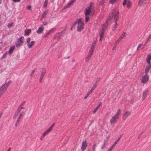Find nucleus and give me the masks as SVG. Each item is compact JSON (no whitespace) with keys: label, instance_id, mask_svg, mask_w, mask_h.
<instances>
[{"label":"nucleus","instance_id":"37","mask_svg":"<svg viewBox=\"0 0 151 151\" xmlns=\"http://www.w3.org/2000/svg\"><path fill=\"white\" fill-rule=\"evenodd\" d=\"M149 69H148V68L146 67V68L145 70V73L147 74L149 72Z\"/></svg>","mask_w":151,"mask_h":151},{"label":"nucleus","instance_id":"12","mask_svg":"<svg viewBox=\"0 0 151 151\" xmlns=\"http://www.w3.org/2000/svg\"><path fill=\"white\" fill-rule=\"evenodd\" d=\"M148 91L147 90H145L143 93L142 95V99L144 100L147 97V95H148Z\"/></svg>","mask_w":151,"mask_h":151},{"label":"nucleus","instance_id":"19","mask_svg":"<svg viewBox=\"0 0 151 151\" xmlns=\"http://www.w3.org/2000/svg\"><path fill=\"white\" fill-rule=\"evenodd\" d=\"M35 44L34 41H32L31 42L27 43L28 47L29 48H30L32 47V46Z\"/></svg>","mask_w":151,"mask_h":151},{"label":"nucleus","instance_id":"24","mask_svg":"<svg viewBox=\"0 0 151 151\" xmlns=\"http://www.w3.org/2000/svg\"><path fill=\"white\" fill-rule=\"evenodd\" d=\"M127 8H129L131 6V2L130 1L128 0L127 3Z\"/></svg>","mask_w":151,"mask_h":151},{"label":"nucleus","instance_id":"6","mask_svg":"<svg viewBox=\"0 0 151 151\" xmlns=\"http://www.w3.org/2000/svg\"><path fill=\"white\" fill-rule=\"evenodd\" d=\"M24 40V38L23 37H20L18 40V41L15 44L16 46L18 47L21 46L23 43V41Z\"/></svg>","mask_w":151,"mask_h":151},{"label":"nucleus","instance_id":"38","mask_svg":"<svg viewBox=\"0 0 151 151\" xmlns=\"http://www.w3.org/2000/svg\"><path fill=\"white\" fill-rule=\"evenodd\" d=\"M97 85L94 83L92 86V88H91L93 90H94L95 88L97 86Z\"/></svg>","mask_w":151,"mask_h":151},{"label":"nucleus","instance_id":"26","mask_svg":"<svg viewBox=\"0 0 151 151\" xmlns=\"http://www.w3.org/2000/svg\"><path fill=\"white\" fill-rule=\"evenodd\" d=\"M50 131L48 129L45 131L42 134V135L44 136L45 137L48 134Z\"/></svg>","mask_w":151,"mask_h":151},{"label":"nucleus","instance_id":"11","mask_svg":"<svg viewBox=\"0 0 151 151\" xmlns=\"http://www.w3.org/2000/svg\"><path fill=\"white\" fill-rule=\"evenodd\" d=\"M93 50L91 49L90 50L85 60L86 62H87L89 60L93 52Z\"/></svg>","mask_w":151,"mask_h":151},{"label":"nucleus","instance_id":"55","mask_svg":"<svg viewBox=\"0 0 151 151\" xmlns=\"http://www.w3.org/2000/svg\"><path fill=\"white\" fill-rule=\"evenodd\" d=\"M43 78L41 77H40V79H39V82L40 83L42 82V80Z\"/></svg>","mask_w":151,"mask_h":151},{"label":"nucleus","instance_id":"59","mask_svg":"<svg viewBox=\"0 0 151 151\" xmlns=\"http://www.w3.org/2000/svg\"><path fill=\"white\" fill-rule=\"evenodd\" d=\"M20 0H13V1L14 2H17L19 1Z\"/></svg>","mask_w":151,"mask_h":151},{"label":"nucleus","instance_id":"33","mask_svg":"<svg viewBox=\"0 0 151 151\" xmlns=\"http://www.w3.org/2000/svg\"><path fill=\"white\" fill-rule=\"evenodd\" d=\"M104 3V0H101L99 3V4L100 5L102 6Z\"/></svg>","mask_w":151,"mask_h":151},{"label":"nucleus","instance_id":"57","mask_svg":"<svg viewBox=\"0 0 151 151\" xmlns=\"http://www.w3.org/2000/svg\"><path fill=\"white\" fill-rule=\"evenodd\" d=\"M113 149L112 147H110V148L107 151H111Z\"/></svg>","mask_w":151,"mask_h":151},{"label":"nucleus","instance_id":"53","mask_svg":"<svg viewBox=\"0 0 151 151\" xmlns=\"http://www.w3.org/2000/svg\"><path fill=\"white\" fill-rule=\"evenodd\" d=\"M19 112H18L17 111L15 112V114H14V116H17L19 114Z\"/></svg>","mask_w":151,"mask_h":151},{"label":"nucleus","instance_id":"56","mask_svg":"<svg viewBox=\"0 0 151 151\" xmlns=\"http://www.w3.org/2000/svg\"><path fill=\"white\" fill-rule=\"evenodd\" d=\"M27 9H31V6L30 5H29L27 6Z\"/></svg>","mask_w":151,"mask_h":151},{"label":"nucleus","instance_id":"43","mask_svg":"<svg viewBox=\"0 0 151 151\" xmlns=\"http://www.w3.org/2000/svg\"><path fill=\"white\" fill-rule=\"evenodd\" d=\"M35 72V70H33L32 71L31 73L30 74V76H31V77H32L33 75V74Z\"/></svg>","mask_w":151,"mask_h":151},{"label":"nucleus","instance_id":"3","mask_svg":"<svg viewBox=\"0 0 151 151\" xmlns=\"http://www.w3.org/2000/svg\"><path fill=\"white\" fill-rule=\"evenodd\" d=\"M11 83V81L9 80L7 82L3 85L0 88V97L6 90L8 86Z\"/></svg>","mask_w":151,"mask_h":151},{"label":"nucleus","instance_id":"54","mask_svg":"<svg viewBox=\"0 0 151 151\" xmlns=\"http://www.w3.org/2000/svg\"><path fill=\"white\" fill-rule=\"evenodd\" d=\"M93 91V90L92 89H91L90 91H89L88 92V93H89L90 94Z\"/></svg>","mask_w":151,"mask_h":151},{"label":"nucleus","instance_id":"61","mask_svg":"<svg viewBox=\"0 0 151 151\" xmlns=\"http://www.w3.org/2000/svg\"><path fill=\"white\" fill-rule=\"evenodd\" d=\"M24 113L23 112H21L20 114H21L22 116L24 114Z\"/></svg>","mask_w":151,"mask_h":151},{"label":"nucleus","instance_id":"22","mask_svg":"<svg viewBox=\"0 0 151 151\" xmlns=\"http://www.w3.org/2000/svg\"><path fill=\"white\" fill-rule=\"evenodd\" d=\"M46 73V70L45 69H43L42 70L40 77L43 78Z\"/></svg>","mask_w":151,"mask_h":151},{"label":"nucleus","instance_id":"10","mask_svg":"<svg viewBox=\"0 0 151 151\" xmlns=\"http://www.w3.org/2000/svg\"><path fill=\"white\" fill-rule=\"evenodd\" d=\"M87 142L86 140L83 141L82 144V146L81 147V149L82 151H83L87 147Z\"/></svg>","mask_w":151,"mask_h":151},{"label":"nucleus","instance_id":"63","mask_svg":"<svg viewBox=\"0 0 151 151\" xmlns=\"http://www.w3.org/2000/svg\"><path fill=\"white\" fill-rule=\"evenodd\" d=\"M77 23H78L77 20L74 23L73 25H75Z\"/></svg>","mask_w":151,"mask_h":151},{"label":"nucleus","instance_id":"40","mask_svg":"<svg viewBox=\"0 0 151 151\" xmlns=\"http://www.w3.org/2000/svg\"><path fill=\"white\" fill-rule=\"evenodd\" d=\"M127 2V1L126 0H124L123 2V5L124 6L125 5H126Z\"/></svg>","mask_w":151,"mask_h":151},{"label":"nucleus","instance_id":"21","mask_svg":"<svg viewBox=\"0 0 151 151\" xmlns=\"http://www.w3.org/2000/svg\"><path fill=\"white\" fill-rule=\"evenodd\" d=\"M151 60V55H147L146 61L147 63L149 64L150 63V61Z\"/></svg>","mask_w":151,"mask_h":151},{"label":"nucleus","instance_id":"42","mask_svg":"<svg viewBox=\"0 0 151 151\" xmlns=\"http://www.w3.org/2000/svg\"><path fill=\"white\" fill-rule=\"evenodd\" d=\"M96 146V144H94L93 145V147L92 149V151H95V147Z\"/></svg>","mask_w":151,"mask_h":151},{"label":"nucleus","instance_id":"29","mask_svg":"<svg viewBox=\"0 0 151 151\" xmlns=\"http://www.w3.org/2000/svg\"><path fill=\"white\" fill-rule=\"evenodd\" d=\"M31 32V30L30 29H28L25 32V35H28V34L30 33Z\"/></svg>","mask_w":151,"mask_h":151},{"label":"nucleus","instance_id":"44","mask_svg":"<svg viewBox=\"0 0 151 151\" xmlns=\"http://www.w3.org/2000/svg\"><path fill=\"white\" fill-rule=\"evenodd\" d=\"M21 110L22 109L21 108V107L20 106H19L17 109V111L19 113V112L21 111Z\"/></svg>","mask_w":151,"mask_h":151},{"label":"nucleus","instance_id":"50","mask_svg":"<svg viewBox=\"0 0 151 151\" xmlns=\"http://www.w3.org/2000/svg\"><path fill=\"white\" fill-rule=\"evenodd\" d=\"M44 137L45 136L42 134V136H41L40 137V140H42L43 139Z\"/></svg>","mask_w":151,"mask_h":151},{"label":"nucleus","instance_id":"7","mask_svg":"<svg viewBox=\"0 0 151 151\" xmlns=\"http://www.w3.org/2000/svg\"><path fill=\"white\" fill-rule=\"evenodd\" d=\"M149 77V75L147 74L143 76L141 79L142 82L143 83H146L148 81Z\"/></svg>","mask_w":151,"mask_h":151},{"label":"nucleus","instance_id":"20","mask_svg":"<svg viewBox=\"0 0 151 151\" xmlns=\"http://www.w3.org/2000/svg\"><path fill=\"white\" fill-rule=\"evenodd\" d=\"M15 48L14 46H11L9 49L8 53L9 54H12L13 51L14 50Z\"/></svg>","mask_w":151,"mask_h":151},{"label":"nucleus","instance_id":"64","mask_svg":"<svg viewBox=\"0 0 151 151\" xmlns=\"http://www.w3.org/2000/svg\"><path fill=\"white\" fill-rule=\"evenodd\" d=\"M10 150H11V148H8V150H7V151H10Z\"/></svg>","mask_w":151,"mask_h":151},{"label":"nucleus","instance_id":"48","mask_svg":"<svg viewBox=\"0 0 151 151\" xmlns=\"http://www.w3.org/2000/svg\"><path fill=\"white\" fill-rule=\"evenodd\" d=\"M25 103V101H23L20 105L19 106H23L24 104Z\"/></svg>","mask_w":151,"mask_h":151},{"label":"nucleus","instance_id":"41","mask_svg":"<svg viewBox=\"0 0 151 151\" xmlns=\"http://www.w3.org/2000/svg\"><path fill=\"white\" fill-rule=\"evenodd\" d=\"M146 67L149 69L150 70L151 68V65L149 64L146 66Z\"/></svg>","mask_w":151,"mask_h":151},{"label":"nucleus","instance_id":"31","mask_svg":"<svg viewBox=\"0 0 151 151\" xmlns=\"http://www.w3.org/2000/svg\"><path fill=\"white\" fill-rule=\"evenodd\" d=\"M55 124V123H54L53 124H52L50 127L48 129L51 131V130L52 129L53 127L54 126Z\"/></svg>","mask_w":151,"mask_h":151},{"label":"nucleus","instance_id":"2","mask_svg":"<svg viewBox=\"0 0 151 151\" xmlns=\"http://www.w3.org/2000/svg\"><path fill=\"white\" fill-rule=\"evenodd\" d=\"M112 18V16L111 17L109 16V17L106 21V24H103L101 25V28L99 33L100 36H103L104 32V29L108 25V23L111 21Z\"/></svg>","mask_w":151,"mask_h":151},{"label":"nucleus","instance_id":"8","mask_svg":"<svg viewBox=\"0 0 151 151\" xmlns=\"http://www.w3.org/2000/svg\"><path fill=\"white\" fill-rule=\"evenodd\" d=\"M118 118L114 116L110 119V123L111 124H114L118 121Z\"/></svg>","mask_w":151,"mask_h":151},{"label":"nucleus","instance_id":"13","mask_svg":"<svg viewBox=\"0 0 151 151\" xmlns=\"http://www.w3.org/2000/svg\"><path fill=\"white\" fill-rule=\"evenodd\" d=\"M44 30V27L43 26H42L39 27L37 31L36 32L38 34H40L42 33Z\"/></svg>","mask_w":151,"mask_h":151},{"label":"nucleus","instance_id":"9","mask_svg":"<svg viewBox=\"0 0 151 151\" xmlns=\"http://www.w3.org/2000/svg\"><path fill=\"white\" fill-rule=\"evenodd\" d=\"M131 114V113L129 111H125L123 114L122 119L123 120H125L129 115Z\"/></svg>","mask_w":151,"mask_h":151},{"label":"nucleus","instance_id":"34","mask_svg":"<svg viewBox=\"0 0 151 151\" xmlns=\"http://www.w3.org/2000/svg\"><path fill=\"white\" fill-rule=\"evenodd\" d=\"M122 135H121L118 138V139L116 140V141L114 142V143H116V144H117V143L119 141V140H120V138H121V137H122Z\"/></svg>","mask_w":151,"mask_h":151},{"label":"nucleus","instance_id":"17","mask_svg":"<svg viewBox=\"0 0 151 151\" xmlns=\"http://www.w3.org/2000/svg\"><path fill=\"white\" fill-rule=\"evenodd\" d=\"M121 112V110L120 109H118L114 116L119 119V116L120 115Z\"/></svg>","mask_w":151,"mask_h":151},{"label":"nucleus","instance_id":"23","mask_svg":"<svg viewBox=\"0 0 151 151\" xmlns=\"http://www.w3.org/2000/svg\"><path fill=\"white\" fill-rule=\"evenodd\" d=\"M88 8L90 10H92L93 9V4L92 2L90 3V5L86 8Z\"/></svg>","mask_w":151,"mask_h":151},{"label":"nucleus","instance_id":"15","mask_svg":"<svg viewBox=\"0 0 151 151\" xmlns=\"http://www.w3.org/2000/svg\"><path fill=\"white\" fill-rule=\"evenodd\" d=\"M147 0H139L138 4L139 6L144 5L147 3Z\"/></svg>","mask_w":151,"mask_h":151},{"label":"nucleus","instance_id":"27","mask_svg":"<svg viewBox=\"0 0 151 151\" xmlns=\"http://www.w3.org/2000/svg\"><path fill=\"white\" fill-rule=\"evenodd\" d=\"M126 34H127L126 32H123V33L119 37L120 38L122 39L126 36Z\"/></svg>","mask_w":151,"mask_h":151},{"label":"nucleus","instance_id":"62","mask_svg":"<svg viewBox=\"0 0 151 151\" xmlns=\"http://www.w3.org/2000/svg\"><path fill=\"white\" fill-rule=\"evenodd\" d=\"M6 54H7L6 53H5L4 54V55H3V57H4L6 56Z\"/></svg>","mask_w":151,"mask_h":151},{"label":"nucleus","instance_id":"45","mask_svg":"<svg viewBox=\"0 0 151 151\" xmlns=\"http://www.w3.org/2000/svg\"><path fill=\"white\" fill-rule=\"evenodd\" d=\"M90 94L88 93H88H87V94H86V96H85V97H84V99H86L88 97V96H89V95H90Z\"/></svg>","mask_w":151,"mask_h":151},{"label":"nucleus","instance_id":"36","mask_svg":"<svg viewBox=\"0 0 151 151\" xmlns=\"http://www.w3.org/2000/svg\"><path fill=\"white\" fill-rule=\"evenodd\" d=\"M13 25V23H11L9 24L8 25V27L9 28H11Z\"/></svg>","mask_w":151,"mask_h":151},{"label":"nucleus","instance_id":"47","mask_svg":"<svg viewBox=\"0 0 151 151\" xmlns=\"http://www.w3.org/2000/svg\"><path fill=\"white\" fill-rule=\"evenodd\" d=\"M43 25L46 26L48 24V22L46 21H44L43 22Z\"/></svg>","mask_w":151,"mask_h":151},{"label":"nucleus","instance_id":"5","mask_svg":"<svg viewBox=\"0 0 151 151\" xmlns=\"http://www.w3.org/2000/svg\"><path fill=\"white\" fill-rule=\"evenodd\" d=\"M82 19L80 18L77 20L78 27L77 30L78 32L81 31L83 28V23L81 21Z\"/></svg>","mask_w":151,"mask_h":151},{"label":"nucleus","instance_id":"16","mask_svg":"<svg viewBox=\"0 0 151 151\" xmlns=\"http://www.w3.org/2000/svg\"><path fill=\"white\" fill-rule=\"evenodd\" d=\"M109 137H108L106 139L104 140V142L102 145L101 147V148L102 149H104L105 147V145L108 143Z\"/></svg>","mask_w":151,"mask_h":151},{"label":"nucleus","instance_id":"39","mask_svg":"<svg viewBox=\"0 0 151 151\" xmlns=\"http://www.w3.org/2000/svg\"><path fill=\"white\" fill-rule=\"evenodd\" d=\"M117 0H109V2L111 4H114Z\"/></svg>","mask_w":151,"mask_h":151},{"label":"nucleus","instance_id":"46","mask_svg":"<svg viewBox=\"0 0 151 151\" xmlns=\"http://www.w3.org/2000/svg\"><path fill=\"white\" fill-rule=\"evenodd\" d=\"M31 39L29 37L27 38V43L30 42V41Z\"/></svg>","mask_w":151,"mask_h":151},{"label":"nucleus","instance_id":"30","mask_svg":"<svg viewBox=\"0 0 151 151\" xmlns=\"http://www.w3.org/2000/svg\"><path fill=\"white\" fill-rule=\"evenodd\" d=\"M73 3L71 1L70 2H69V3H68L67 5L65 7V8H68V7H69L70 5L72 4V3Z\"/></svg>","mask_w":151,"mask_h":151},{"label":"nucleus","instance_id":"58","mask_svg":"<svg viewBox=\"0 0 151 151\" xmlns=\"http://www.w3.org/2000/svg\"><path fill=\"white\" fill-rule=\"evenodd\" d=\"M100 38L99 39V41H101L102 40V39L103 37V36H100Z\"/></svg>","mask_w":151,"mask_h":151},{"label":"nucleus","instance_id":"18","mask_svg":"<svg viewBox=\"0 0 151 151\" xmlns=\"http://www.w3.org/2000/svg\"><path fill=\"white\" fill-rule=\"evenodd\" d=\"M48 12V10H45L44 12H43L42 15V18H41V20L42 19V18H44L46 16Z\"/></svg>","mask_w":151,"mask_h":151},{"label":"nucleus","instance_id":"32","mask_svg":"<svg viewBox=\"0 0 151 151\" xmlns=\"http://www.w3.org/2000/svg\"><path fill=\"white\" fill-rule=\"evenodd\" d=\"M22 115L21 114H19V116L18 117V119L17 120V122L18 123V122H19V121L20 120V119H21L22 117Z\"/></svg>","mask_w":151,"mask_h":151},{"label":"nucleus","instance_id":"60","mask_svg":"<svg viewBox=\"0 0 151 151\" xmlns=\"http://www.w3.org/2000/svg\"><path fill=\"white\" fill-rule=\"evenodd\" d=\"M19 122H17V121L16 122V124H15V126L16 127H17V126L18 125V124L19 123Z\"/></svg>","mask_w":151,"mask_h":151},{"label":"nucleus","instance_id":"25","mask_svg":"<svg viewBox=\"0 0 151 151\" xmlns=\"http://www.w3.org/2000/svg\"><path fill=\"white\" fill-rule=\"evenodd\" d=\"M96 42H94L93 43H92L91 47V48H90V49H91L92 50H94V47H95V46L96 45Z\"/></svg>","mask_w":151,"mask_h":151},{"label":"nucleus","instance_id":"35","mask_svg":"<svg viewBox=\"0 0 151 151\" xmlns=\"http://www.w3.org/2000/svg\"><path fill=\"white\" fill-rule=\"evenodd\" d=\"M101 79V78L100 77L96 79V81L95 83V84L97 85V83Z\"/></svg>","mask_w":151,"mask_h":151},{"label":"nucleus","instance_id":"4","mask_svg":"<svg viewBox=\"0 0 151 151\" xmlns=\"http://www.w3.org/2000/svg\"><path fill=\"white\" fill-rule=\"evenodd\" d=\"M92 10H90L88 8L85 9L84 14L85 15V22H87L89 20V16L91 15Z\"/></svg>","mask_w":151,"mask_h":151},{"label":"nucleus","instance_id":"1","mask_svg":"<svg viewBox=\"0 0 151 151\" xmlns=\"http://www.w3.org/2000/svg\"><path fill=\"white\" fill-rule=\"evenodd\" d=\"M111 13L113 15L112 16L113 17V16H114V20L115 23L114 25L112 27V29L113 31H114L118 26L117 22L119 18V12L116 10L115 9H114L112 10Z\"/></svg>","mask_w":151,"mask_h":151},{"label":"nucleus","instance_id":"51","mask_svg":"<svg viewBox=\"0 0 151 151\" xmlns=\"http://www.w3.org/2000/svg\"><path fill=\"white\" fill-rule=\"evenodd\" d=\"M122 39L120 38L119 37V38L116 41V43H118Z\"/></svg>","mask_w":151,"mask_h":151},{"label":"nucleus","instance_id":"49","mask_svg":"<svg viewBox=\"0 0 151 151\" xmlns=\"http://www.w3.org/2000/svg\"><path fill=\"white\" fill-rule=\"evenodd\" d=\"M98 107H96L95 109H94L93 111V113L94 114L95 113L96 111H97V110H98Z\"/></svg>","mask_w":151,"mask_h":151},{"label":"nucleus","instance_id":"14","mask_svg":"<svg viewBox=\"0 0 151 151\" xmlns=\"http://www.w3.org/2000/svg\"><path fill=\"white\" fill-rule=\"evenodd\" d=\"M55 29L53 28L51 29L50 30L48 31L45 35L44 37H46L47 36L50 35V33L53 32V31L55 30Z\"/></svg>","mask_w":151,"mask_h":151},{"label":"nucleus","instance_id":"52","mask_svg":"<svg viewBox=\"0 0 151 151\" xmlns=\"http://www.w3.org/2000/svg\"><path fill=\"white\" fill-rule=\"evenodd\" d=\"M116 144V143H114L112 145L111 147H112V148L113 149V148L115 147Z\"/></svg>","mask_w":151,"mask_h":151},{"label":"nucleus","instance_id":"28","mask_svg":"<svg viewBox=\"0 0 151 151\" xmlns=\"http://www.w3.org/2000/svg\"><path fill=\"white\" fill-rule=\"evenodd\" d=\"M48 2V0H45L44 2V4L43 5V7L44 8H45L47 7V3Z\"/></svg>","mask_w":151,"mask_h":151}]
</instances>
